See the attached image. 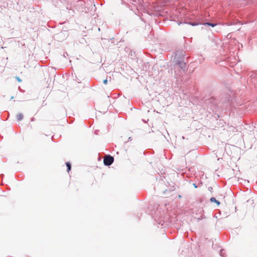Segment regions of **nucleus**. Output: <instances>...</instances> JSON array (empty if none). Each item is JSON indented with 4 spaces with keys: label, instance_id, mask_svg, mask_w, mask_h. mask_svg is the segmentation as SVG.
Listing matches in <instances>:
<instances>
[{
    "label": "nucleus",
    "instance_id": "f257e3e1",
    "mask_svg": "<svg viewBox=\"0 0 257 257\" xmlns=\"http://www.w3.org/2000/svg\"><path fill=\"white\" fill-rule=\"evenodd\" d=\"M113 157L110 155L105 156L103 159V163L106 166H109L111 165L113 163Z\"/></svg>",
    "mask_w": 257,
    "mask_h": 257
},
{
    "label": "nucleus",
    "instance_id": "f03ea898",
    "mask_svg": "<svg viewBox=\"0 0 257 257\" xmlns=\"http://www.w3.org/2000/svg\"><path fill=\"white\" fill-rule=\"evenodd\" d=\"M23 118V115L22 113H19L17 115V119L18 121H21Z\"/></svg>",
    "mask_w": 257,
    "mask_h": 257
},
{
    "label": "nucleus",
    "instance_id": "7ed1b4c3",
    "mask_svg": "<svg viewBox=\"0 0 257 257\" xmlns=\"http://www.w3.org/2000/svg\"><path fill=\"white\" fill-rule=\"evenodd\" d=\"M210 200L211 202L216 203L217 205H219L220 204V202L216 200V199L214 197H211Z\"/></svg>",
    "mask_w": 257,
    "mask_h": 257
},
{
    "label": "nucleus",
    "instance_id": "20e7f679",
    "mask_svg": "<svg viewBox=\"0 0 257 257\" xmlns=\"http://www.w3.org/2000/svg\"><path fill=\"white\" fill-rule=\"evenodd\" d=\"M66 166H67V171L68 172H69L70 171L71 168V164H70V163H69V162H66Z\"/></svg>",
    "mask_w": 257,
    "mask_h": 257
},
{
    "label": "nucleus",
    "instance_id": "39448f33",
    "mask_svg": "<svg viewBox=\"0 0 257 257\" xmlns=\"http://www.w3.org/2000/svg\"><path fill=\"white\" fill-rule=\"evenodd\" d=\"M103 83L105 84H106L107 83V79H105L103 80Z\"/></svg>",
    "mask_w": 257,
    "mask_h": 257
},
{
    "label": "nucleus",
    "instance_id": "423d86ee",
    "mask_svg": "<svg viewBox=\"0 0 257 257\" xmlns=\"http://www.w3.org/2000/svg\"><path fill=\"white\" fill-rule=\"evenodd\" d=\"M185 63H181V66L182 67H183V66H185Z\"/></svg>",
    "mask_w": 257,
    "mask_h": 257
},
{
    "label": "nucleus",
    "instance_id": "0eeeda50",
    "mask_svg": "<svg viewBox=\"0 0 257 257\" xmlns=\"http://www.w3.org/2000/svg\"><path fill=\"white\" fill-rule=\"evenodd\" d=\"M208 25H211L212 27L214 26V25L213 24H209V23H207Z\"/></svg>",
    "mask_w": 257,
    "mask_h": 257
}]
</instances>
